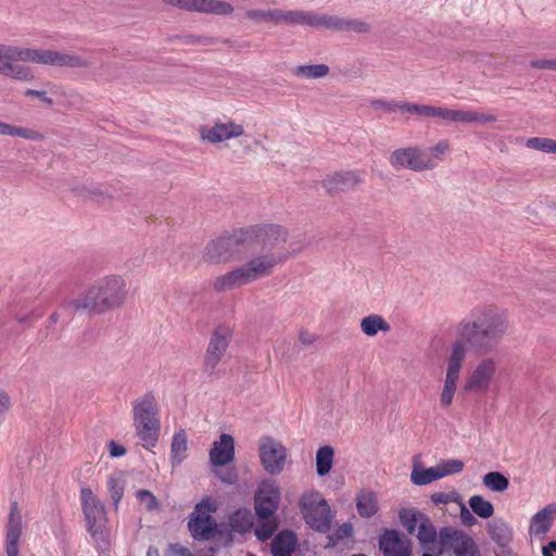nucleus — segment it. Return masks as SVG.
Segmentation results:
<instances>
[{"label":"nucleus","mask_w":556,"mask_h":556,"mask_svg":"<svg viewBox=\"0 0 556 556\" xmlns=\"http://www.w3.org/2000/svg\"><path fill=\"white\" fill-rule=\"evenodd\" d=\"M0 135L18 137L27 140L39 141L43 139V135L35 129L11 125L0 121Z\"/></svg>","instance_id":"nucleus-31"},{"label":"nucleus","mask_w":556,"mask_h":556,"mask_svg":"<svg viewBox=\"0 0 556 556\" xmlns=\"http://www.w3.org/2000/svg\"><path fill=\"white\" fill-rule=\"evenodd\" d=\"M39 315H36L34 312H30L28 314H24V313H20V312H16L14 314V318L20 323V324H29L31 323L34 319L38 318Z\"/></svg>","instance_id":"nucleus-54"},{"label":"nucleus","mask_w":556,"mask_h":556,"mask_svg":"<svg viewBox=\"0 0 556 556\" xmlns=\"http://www.w3.org/2000/svg\"><path fill=\"white\" fill-rule=\"evenodd\" d=\"M229 345V332L226 329H217L210 340L205 364L210 368H215L225 355Z\"/></svg>","instance_id":"nucleus-22"},{"label":"nucleus","mask_w":556,"mask_h":556,"mask_svg":"<svg viewBox=\"0 0 556 556\" xmlns=\"http://www.w3.org/2000/svg\"><path fill=\"white\" fill-rule=\"evenodd\" d=\"M131 413L136 434L146 448L154 447L159 441L161 422L156 396L144 393L131 403Z\"/></svg>","instance_id":"nucleus-6"},{"label":"nucleus","mask_w":556,"mask_h":556,"mask_svg":"<svg viewBox=\"0 0 556 556\" xmlns=\"http://www.w3.org/2000/svg\"><path fill=\"white\" fill-rule=\"evenodd\" d=\"M460 505V519L465 526H472L476 523V518L472 516L470 510L465 506V504L459 503Z\"/></svg>","instance_id":"nucleus-52"},{"label":"nucleus","mask_w":556,"mask_h":556,"mask_svg":"<svg viewBox=\"0 0 556 556\" xmlns=\"http://www.w3.org/2000/svg\"><path fill=\"white\" fill-rule=\"evenodd\" d=\"M136 497L140 505L147 510H154L159 506L156 497L148 490H139L136 492Z\"/></svg>","instance_id":"nucleus-48"},{"label":"nucleus","mask_w":556,"mask_h":556,"mask_svg":"<svg viewBox=\"0 0 556 556\" xmlns=\"http://www.w3.org/2000/svg\"><path fill=\"white\" fill-rule=\"evenodd\" d=\"M409 105V102H396V101H386L382 99H376L370 102V106L375 110H384L388 112L402 111L406 112L404 106Z\"/></svg>","instance_id":"nucleus-46"},{"label":"nucleus","mask_w":556,"mask_h":556,"mask_svg":"<svg viewBox=\"0 0 556 556\" xmlns=\"http://www.w3.org/2000/svg\"><path fill=\"white\" fill-rule=\"evenodd\" d=\"M361 331L367 337H375L379 332L388 333L391 331V325L379 314H369L361 319Z\"/></svg>","instance_id":"nucleus-28"},{"label":"nucleus","mask_w":556,"mask_h":556,"mask_svg":"<svg viewBox=\"0 0 556 556\" xmlns=\"http://www.w3.org/2000/svg\"><path fill=\"white\" fill-rule=\"evenodd\" d=\"M500 369V359L483 356L468 371L463 390L468 394H484L490 391Z\"/></svg>","instance_id":"nucleus-8"},{"label":"nucleus","mask_w":556,"mask_h":556,"mask_svg":"<svg viewBox=\"0 0 556 556\" xmlns=\"http://www.w3.org/2000/svg\"><path fill=\"white\" fill-rule=\"evenodd\" d=\"M552 154H556V139H554Z\"/></svg>","instance_id":"nucleus-61"},{"label":"nucleus","mask_w":556,"mask_h":556,"mask_svg":"<svg viewBox=\"0 0 556 556\" xmlns=\"http://www.w3.org/2000/svg\"><path fill=\"white\" fill-rule=\"evenodd\" d=\"M425 519L426 517L415 508H404L400 511V520L409 533H414Z\"/></svg>","instance_id":"nucleus-40"},{"label":"nucleus","mask_w":556,"mask_h":556,"mask_svg":"<svg viewBox=\"0 0 556 556\" xmlns=\"http://www.w3.org/2000/svg\"><path fill=\"white\" fill-rule=\"evenodd\" d=\"M329 66L326 64L300 65L293 68L292 73L296 77L306 79H318L329 74Z\"/></svg>","instance_id":"nucleus-35"},{"label":"nucleus","mask_w":556,"mask_h":556,"mask_svg":"<svg viewBox=\"0 0 556 556\" xmlns=\"http://www.w3.org/2000/svg\"><path fill=\"white\" fill-rule=\"evenodd\" d=\"M379 547L384 556H409L410 542L395 530H386L379 540Z\"/></svg>","instance_id":"nucleus-20"},{"label":"nucleus","mask_w":556,"mask_h":556,"mask_svg":"<svg viewBox=\"0 0 556 556\" xmlns=\"http://www.w3.org/2000/svg\"><path fill=\"white\" fill-rule=\"evenodd\" d=\"M431 501L435 505H445L451 502H457L458 495L455 492L452 493H445V492H437L431 495Z\"/></svg>","instance_id":"nucleus-50"},{"label":"nucleus","mask_w":556,"mask_h":556,"mask_svg":"<svg viewBox=\"0 0 556 556\" xmlns=\"http://www.w3.org/2000/svg\"><path fill=\"white\" fill-rule=\"evenodd\" d=\"M389 162L395 169L407 168L413 172H424L421 164V148L406 147L394 150Z\"/></svg>","instance_id":"nucleus-19"},{"label":"nucleus","mask_w":556,"mask_h":556,"mask_svg":"<svg viewBox=\"0 0 556 556\" xmlns=\"http://www.w3.org/2000/svg\"><path fill=\"white\" fill-rule=\"evenodd\" d=\"M440 541L443 548L452 549L455 556H476V545L472 539L464 533L442 529L440 532Z\"/></svg>","instance_id":"nucleus-16"},{"label":"nucleus","mask_w":556,"mask_h":556,"mask_svg":"<svg viewBox=\"0 0 556 556\" xmlns=\"http://www.w3.org/2000/svg\"><path fill=\"white\" fill-rule=\"evenodd\" d=\"M299 10H280V9H250L245 12V17L253 22H271L276 25L286 24L289 26L298 25Z\"/></svg>","instance_id":"nucleus-17"},{"label":"nucleus","mask_w":556,"mask_h":556,"mask_svg":"<svg viewBox=\"0 0 556 556\" xmlns=\"http://www.w3.org/2000/svg\"><path fill=\"white\" fill-rule=\"evenodd\" d=\"M437 538V531L430 520L426 518L420 521V525L417 529V539L419 540L421 545H426L428 543H433Z\"/></svg>","instance_id":"nucleus-43"},{"label":"nucleus","mask_w":556,"mask_h":556,"mask_svg":"<svg viewBox=\"0 0 556 556\" xmlns=\"http://www.w3.org/2000/svg\"><path fill=\"white\" fill-rule=\"evenodd\" d=\"M223 482L233 483L236 481V475L233 472H228L227 476L220 477Z\"/></svg>","instance_id":"nucleus-57"},{"label":"nucleus","mask_w":556,"mask_h":556,"mask_svg":"<svg viewBox=\"0 0 556 556\" xmlns=\"http://www.w3.org/2000/svg\"><path fill=\"white\" fill-rule=\"evenodd\" d=\"M356 508L364 518H369L378 511V498L371 491H362L356 498Z\"/></svg>","instance_id":"nucleus-32"},{"label":"nucleus","mask_w":556,"mask_h":556,"mask_svg":"<svg viewBox=\"0 0 556 556\" xmlns=\"http://www.w3.org/2000/svg\"><path fill=\"white\" fill-rule=\"evenodd\" d=\"M127 294L125 279L117 275L94 281L84 293L64 304L65 309L103 314L123 305Z\"/></svg>","instance_id":"nucleus-4"},{"label":"nucleus","mask_w":556,"mask_h":556,"mask_svg":"<svg viewBox=\"0 0 556 556\" xmlns=\"http://www.w3.org/2000/svg\"><path fill=\"white\" fill-rule=\"evenodd\" d=\"M407 113L416 114L426 117H433L442 119L446 123L453 124H490L497 121L493 114H485L475 110H455L443 106L424 105L409 103L404 106Z\"/></svg>","instance_id":"nucleus-7"},{"label":"nucleus","mask_w":556,"mask_h":556,"mask_svg":"<svg viewBox=\"0 0 556 556\" xmlns=\"http://www.w3.org/2000/svg\"><path fill=\"white\" fill-rule=\"evenodd\" d=\"M556 518V504L552 503L534 514L530 520L529 533L535 538H543L552 528Z\"/></svg>","instance_id":"nucleus-23"},{"label":"nucleus","mask_w":556,"mask_h":556,"mask_svg":"<svg viewBox=\"0 0 556 556\" xmlns=\"http://www.w3.org/2000/svg\"><path fill=\"white\" fill-rule=\"evenodd\" d=\"M370 30V24L361 18H343L342 31L366 34Z\"/></svg>","instance_id":"nucleus-45"},{"label":"nucleus","mask_w":556,"mask_h":556,"mask_svg":"<svg viewBox=\"0 0 556 556\" xmlns=\"http://www.w3.org/2000/svg\"><path fill=\"white\" fill-rule=\"evenodd\" d=\"M215 510V503L208 498L195 505L188 521L189 531L194 539L210 540L214 536L217 525L212 517V513Z\"/></svg>","instance_id":"nucleus-10"},{"label":"nucleus","mask_w":556,"mask_h":556,"mask_svg":"<svg viewBox=\"0 0 556 556\" xmlns=\"http://www.w3.org/2000/svg\"><path fill=\"white\" fill-rule=\"evenodd\" d=\"M483 485L493 492H504L509 486L508 479L498 471H491L482 477Z\"/></svg>","instance_id":"nucleus-39"},{"label":"nucleus","mask_w":556,"mask_h":556,"mask_svg":"<svg viewBox=\"0 0 556 556\" xmlns=\"http://www.w3.org/2000/svg\"><path fill=\"white\" fill-rule=\"evenodd\" d=\"M298 545L296 535L291 531L279 532L271 541L273 556H291Z\"/></svg>","instance_id":"nucleus-27"},{"label":"nucleus","mask_w":556,"mask_h":556,"mask_svg":"<svg viewBox=\"0 0 556 556\" xmlns=\"http://www.w3.org/2000/svg\"><path fill=\"white\" fill-rule=\"evenodd\" d=\"M50 319H51L53 323L58 321V319H59V314H58V313L52 314V315H51V317H50Z\"/></svg>","instance_id":"nucleus-60"},{"label":"nucleus","mask_w":556,"mask_h":556,"mask_svg":"<svg viewBox=\"0 0 556 556\" xmlns=\"http://www.w3.org/2000/svg\"><path fill=\"white\" fill-rule=\"evenodd\" d=\"M167 5L190 12L227 16L233 13L231 3L222 0H161Z\"/></svg>","instance_id":"nucleus-15"},{"label":"nucleus","mask_w":556,"mask_h":556,"mask_svg":"<svg viewBox=\"0 0 556 556\" xmlns=\"http://www.w3.org/2000/svg\"><path fill=\"white\" fill-rule=\"evenodd\" d=\"M362 182V178L354 172H342L328 176L324 180V187L328 193L334 194L355 189Z\"/></svg>","instance_id":"nucleus-24"},{"label":"nucleus","mask_w":556,"mask_h":556,"mask_svg":"<svg viewBox=\"0 0 556 556\" xmlns=\"http://www.w3.org/2000/svg\"><path fill=\"white\" fill-rule=\"evenodd\" d=\"M22 532V517L17 504L11 506L8 528H7V555L18 556V540Z\"/></svg>","instance_id":"nucleus-25"},{"label":"nucleus","mask_w":556,"mask_h":556,"mask_svg":"<svg viewBox=\"0 0 556 556\" xmlns=\"http://www.w3.org/2000/svg\"><path fill=\"white\" fill-rule=\"evenodd\" d=\"M531 66L541 70L556 71V59H538L531 61Z\"/></svg>","instance_id":"nucleus-51"},{"label":"nucleus","mask_w":556,"mask_h":556,"mask_svg":"<svg viewBox=\"0 0 556 556\" xmlns=\"http://www.w3.org/2000/svg\"><path fill=\"white\" fill-rule=\"evenodd\" d=\"M235 459V440L230 434L223 433L210 451V462L215 467H222Z\"/></svg>","instance_id":"nucleus-21"},{"label":"nucleus","mask_w":556,"mask_h":556,"mask_svg":"<svg viewBox=\"0 0 556 556\" xmlns=\"http://www.w3.org/2000/svg\"><path fill=\"white\" fill-rule=\"evenodd\" d=\"M508 330L505 312L493 306H478L457 326L458 339L452 344L445 377L458 379L468 350L485 353L493 349Z\"/></svg>","instance_id":"nucleus-1"},{"label":"nucleus","mask_w":556,"mask_h":556,"mask_svg":"<svg viewBox=\"0 0 556 556\" xmlns=\"http://www.w3.org/2000/svg\"><path fill=\"white\" fill-rule=\"evenodd\" d=\"M439 479H441V477L437 466L425 469L415 465L410 472V481L415 485H426Z\"/></svg>","instance_id":"nucleus-34"},{"label":"nucleus","mask_w":556,"mask_h":556,"mask_svg":"<svg viewBox=\"0 0 556 556\" xmlns=\"http://www.w3.org/2000/svg\"><path fill=\"white\" fill-rule=\"evenodd\" d=\"M147 556H159V552L157 549L150 547L147 552Z\"/></svg>","instance_id":"nucleus-58"},{"label":"nucleus","mask_w":556,"mask_h":556,"mask_svg":"<svg viewBox=\"0 0 556 556\" xmlns=\"http://www.w3.org/2000/svg\"><path fill=\"white\" fill-rule=\"evenodd\" d=\"M554 139L545 137H533L526 140L525 146L531 150L552 154Z\"/></svg>","instance_id":"nucleus-44"},{"label":"nucleus","mask_w":556,"mask_h":556,"mask_svg":"<svg viewBox=\"0 0 556 556\" xmlns=\"http://www.w3.org/2000/svg\"><path fill=\"white\" fill-rule=\"evenodd\" d=\"M333 448L331 446H323L316 453V470L319 476H326L330 472L333 464Z\"/></svg>","instance_id":"nucleus-36"},{"label":"nucleus","mask_w":556,"mask_h":556,"mask_svg":"<svg viewBox=\"0 0 556 556\" xmlns=\"http://www.w3.org/2000/svg\"><path fill=\"white\" fill-rule=\"evenodd\" d=\"M458 381V379L444 377L443 387L439 395V403L442 408H448L453 404Z\"/></svg>","instance_id":"nucleus-38"},{"label":"nucleus","mask_w":556,"mask_h":556,"mask_svg":"<svg viewBox=\"0 0 556 556\" xmlns=\"http://www.w3.org/2000/svg\"><path fill=\"white\" fill-rule=\"evenodd\" d=\"M83 513L87 529L92 535L101 534L108 523L106 510L103 503L89 488L80 490Z\"/></svg>","instance_id":"nucleus-11"},{"label":"nucleus","mask_w":556,"mask_h":556,"mask_svg":"<svg viewBox=\"0 0 556 556\" xmlns=\"http://www.w3.org/2000/svg\"><path fill=\"white\" fill-rule=\"evenodd\" d=\"M253 526V516L248 509L237 510L230 517V527L233 531L239 533H245Z\"/></svg>","instance_id":"nucleus-37"},{"label":"nucleus","mask_w":556,"mask_h":556,"mask_svg":"<svg viewBox=\"0 0 556 556\" xmlns=\"http://www.w3.org/2000/svg\"><path fill=\"white\" fill-rule=\"evenodd\" d=\"M353 534V526L351 523L341 525L336 533L329 536V543L327 546L333 545L336 541L350 538Z\"/></svg>","instance_id":"nucleus-49"},{"label":"nucleus","mask_w":556,"mask_h":556,"mask_svg":"<svg viewBox=\"0 0 556 556\" xmlns=\"http://www.w3.org/2000/svg\"><path fill=\"white\" fill-rule=\"evenodd\" d=\"M0 135L18 137L27 140L39 141L43 139V135L35 129L11 125L0 121Z\"/></svg>","instance_id":"nucleus-30"},{"label":"nucleus","mask_w":556,"mask_h":556,"mask_svg":"<svg viewBox=\"0 0 556 556\" xmlns=\"http://www.w3.org/2000/svg\"><path fill=\"white\" fill-rule=\"evenodd\" d=\"M25 94L27 97H36V98H39L41 100V98L45 96V91H39V90H34V89H27L25 91Z\"/></svg>","instance_id":"nucleus-56"},{"label":"nucleus","mask_w":556,"mask_h":556,"mask_svg":"<svg viewBox=\"0 0 556 556\" xmlns=\"http://www.w3.org/2000/svg\"><path fill=\"white\" fill-rule=\"evenodd\" d=\"M543 556H556V542H549L542 549Z\"/></svg>","instance_id":"nucleus-55"},{"label":"nucleus","mask_w":556,"mask_h":556,"mask_svg":"<svg viewBox=\"0 0 556 556\" xmlns=\"http://www.w3.org/2000/svg\"><path fill=\"white\" fill-rule=\"evenodd\" d=\"M280 230L281 236H277L278 238L256 233L252 248L244 249V252H249L245 262L216 277L213 289L217 292H226L268 277L279 263L286 261L290 254L300 251V248L287 253L277 251L287 241L286 229L280 227Z\"/></svg>","instance_id":"nucleus-2"},{"label":"nucleus","mask_w":556,"mask_h":556,"mask_svg":"<svg viewBox=\"0 0 556 556\" xmlns=\"http://www.w3.org/2000/svg\"><path fill=\"white\" fill-rule=\"evenodd\" d=\"M258 452L264 469L270 475H278L283 470L287 450L275 439L263 437L258 441Z\"/></svg>","instance_id":"nucleus-14"},{"label":"nucleus","mask_w":556,"mask_h":556,"mask_svg":"<svg viewBox=\"0 0 556 556\" xmlns=\"http://www.w3.org/2000/svg\"><path fill=\"white\" fill-rule=\"evenodd\" d=\"M262 521V525L257 526L255 529V535L262 540L265 541L271 536L274 531L277 528V522L274 517L269 519H260Z\"/></svg>","instance_id":"nucleus-47"},{"label":"nucleus","mask_w":556,"mask_h":556,"mask_svg":"<svg viewBox=\"0 0 556 556\" xmlns=\"http://www.w3.org/2000/svg\"><path fill=\"white\" fill-rule=\"evenodd\" d=\"M281 490L276 481L263 480L255 492L254 508L260 519L274 517L279 507Z\"/></svg>","instance_id":"nucleus-13"},{"label":"nucleus","mask_w":556,"mask_h":556,"mask_svg":"<svg viewBox=\"0 0 556 556\" xmlns=\"http://www.w3.org/2000/svg\"><path fill=\"white\" fill-rule=\"evenodd\" d=\"M41 100L47 103L48 105H52L53 104V100L49 97H47L46 94L41 98Z\"/></svg>","instance_id":"nucleus-59"},{"label":"nucleus","mask_w":556,"mask_h":556,"mask_svg":"<svg viewBox=\"0 0 556 556\" xmlns=\"http://www.w3.org/2000/svg\"><path fill=\"white\" fill-rule=\"evenodd\" d=\"M300 509L305 522L314 530L327 532L332 515L327 501L317 491L305 492L300 498Z\"/></svg>","instance_id":"nucleus-9"},{"label":"nucleus","mask_w":556,"mask_h":556,"mask_svg":"<svg viewBox=\"0 0 556 556\" xmlns=\"http://www.w3.org/2000/svg\"><path fill=\"white\" fill-rule=\"evenodd\" d=\"M451 150L447 140H440L429 149H421V164L422 170H430L435 168L444 159V155Z\"/></svg>","instance_id":"nucleus-26"},{"label":"nucleus","mask_w":556,"mask_h":556,"mask_svg":"<svg viewBox=\"0 0 556 556\" xmlns=\"http://www.w3.org/2000/svg\"><path fill=\"white\" fill-rule=\"evenodd\" d=\"M108 491L110 494V497L113 502L115 510L118 508V504L124 495V489H125V480L123 478V475L112 473L108 477L106 481Z\"/></svg>","instance_id":"nucleus-33"},{"label":"nucleus","mask_w":556,"mask_h":556,"mask_svg":"<svg viewBox=\"0 0 556 556\" xmlns=\"http://www.w3.org/2000/svg\"><path fill=\"white\" fill-rule=\"evenodd\" d=\"M422 556H432V555H430V554H424Z\"/></svg>","instance_id":"nucleus-62"},{"label":"nucleus","mask_w":556,"mask_h":556,"mask_svg":"<svg viewBox=\"0 0 556 556\" xmlns=\"http://www.w3.org/2000/svg\"><path fill=\"white\" fill-rule=\"evenodd\" d=\"M21 62L70 67L88 65V62L77 54L0 43V75L23 81L33 80L35 77L33 70L20 64Z\"/></svg>","instance_id":"nucleus-3"},{"label":"nucleus","mask_w":556,"mask_h":556,"mask_svg":"<svg viewBox=\"0 0 556 556\" xmlns=\"http://www.w3.org/2000/svg\"><path fill=\"white\" fill-rule=\"evenodd\" d=\"M108 447L111 457H121L126 454V448L116 443L115 441H110Z\"/></svg>","instance_id":"nucleus-53"},{"label":"nucleus","mask_w":556,"mask_h":556,"mask_svg":"<svg viewBox=\"0 0 556 556\" xmlns=\"http://www.w3.org/2000/svg\"><path fill=\"white\" fill-rule=\"evenodd\" d=\"M298 21V25L301 26L342 31L343 17L337 15L319 14L314 11L299 10Z\"/></svg>","instance_id":"nucleus-18"},{"label":"nucleus","mask_w":556,"mask_h":556,"mask_svg":"<svg viewBox=\"0 0 556 556\" xmlns=\"http://www.w3.org/2000/svg\"><path fill=\"white\" fill-rule=\"evenodd\" d=\"M256 233L278 238L277 236H281V230L278 225L235 230L211 240L203 250V260L211 264H225L237 260L245 248H252Z\"/></svg>","instance_id":"nucleus-5"},{"label":"nucleus","mask_w":556,"mask_h":556,"mask_svg":"<svg viewBox=\"0 0 556 556\" xmlns=\"http://www.w3.org/2000/svg\"><path fill=\"white\" fill-rule=\"evenodd\" d=\"M468 504L472 511L480 518L488 519L494 514L493 504L484 500L481 495H472Z\"/></svg>","instance_id":"nucleus-41"},{"label":"nucleus","mask_w":556,"mask_h":556,"mask_svg":"<svg viewBox=\"0 0 556 556\" xmlns=\"http://www.w3.org/2000/svg\"><path fill=\"white\" fill-rule=\"evenodd\" d=\"M441 479L463 471L465 465L460 459H442L437 465Z\"/></svg>","instance_id":"nucleus-42"},{"label":"nucleus","mask_w":556,"mask_h":556,"mask_svg":"<svg viewBox=\"0 0 556 556\" xmlns=\"http://www.w3.org/2000/svg\"><path fill=\"white\" fill-rule=\"evenodd\" d=\"M199 138L203 142L218 144L231 139H237L244 135L242 124L231 118L217 121L211 125H202L199 127Z\"/></svg>","instance_id":"nucleus-12"},{"label":"nucleus","mask_w":556,"mask_h":556,"mask_svg":"<svg viewBox=\"0 0 556 556\" xmlns=\"http://www.w3.org/2000/svg\"><path fill=\"white\" fill-rule=\"evenodd\" d=\"M249 556H254V555H249Z\"/></svg>","instance_id":"nucleus-63"},{"label":"nucleus","mask_w":556,"mask_h":556,"mask_svg":"<svg viewBox=\"0 0 556 556\" xmlns=\"http://www.w3.org/2000/svg\"><path fill=\"white\" fill-rule=\"evenodd\" d=\"M188 455V439L185 430L180 429L172 439L170 463L173 467L179 466Z\"/></svg>","instance_id":"nucleus-29"}]
</instances>
